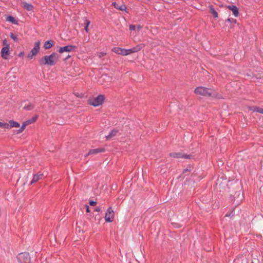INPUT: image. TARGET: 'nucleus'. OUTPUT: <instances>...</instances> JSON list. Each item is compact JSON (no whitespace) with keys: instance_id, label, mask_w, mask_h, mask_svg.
Listing matches in <instances>:
<instances>
[{"instance_id":"28","label":"nucleus","mask_w":263,"mask_h":263,"mask_svg":"<svg viewBox=\"0 0 263 263\" xmlns=\"http://www.w3.org/2000/svg\"><path fill=\"white\" fill-rule=\"evenodd\" d=\"M10 37L12 39H13L15 42L17 41V37L16 35H15L13 33H11L10 34Z\"/></svg>"},{"instance_id":"31","label":"nucleus","mask_w":263,"mask_h":263,"mask_svg":"<svg viewBox=\"0 0 263 263\" xmlns=\"http://www.w3.org/2000/svg\"><path fill=\"white\" fill-rule=\"evenodd\" d=\"M24 123H25L26 124V125H28L31 123H32V121H31V120H28L25 122H24Z\"/></svg>"},{"instance_id":"20","label":"nucleus","mask_w":263,"mask_h":263,"mask_svg":"<svg viewBox=\"0 0 263 263\" xmlns=\"http://www.w3.org/2000/svg\"><path fill=\"white\" fill-rule=\"evenodd\" d=\"M209 8H210V12L213 14V16L215 18L218 17V13L215 11V10L213 8V7L212 6H210L209 7Z\"/></svg>"},{"instance_id":"19","label":"nucleus","mask_w":263,"mask_h":263,"mask_svg":"<svg viewBox=\"0 0 263 263\" xmlns=\"http://www.w3.org/2000/svg\"><path fill=\"white\" fill-rule=\"evenodd\" d=\"M118 133V130L117 129H114L110 132L108 135L106 136V138L107 139L111 138L116 136Z\"/></svg>"},{"instance_id":"27","label":"nucleus","mask_w":263,"mask_h":263,"mask_svg":"<svg viewBox=\"0 0 263 263\" xmlns=\"http://www.w3.org/2000/svg\"><path fill=\"white\" fill-rule=\"evenodd\" d=\"M0 127H4L7 129V128H8V124L7 123H3L0 122Z\"/></svg>"},{"instance_id":"35","label":"nucleus","mask_w":263,"mask_h":263,"mask_svg":"<svg viewBox=\"0 0 263 263\" xmlns=\"http://www.w3.org/2000/svg\"><path fill=\"white\" fill-rule=\"evenodd\" d=\"M3 44L5 46H6L7 45H9L8 43H7V42L6 41V40H4V41H3Z\"/></svg>"},{"instance_id":"29","label":"nucleus","mask_w":263,"mask_h":263,"mask_svg":"<svg viewBox=\"0 0 263 263\" xmlns=\"http://www.w3.org/2000/svg\"><path fill=\"white\" fill-rule=\"evenodd\" d=\"M106 53L105 52H99L98 53V56L99 57V58H101L102 57H103V56H104L105 55H106Z\"/></svg>"},{"instance_id":"10","label":"nucleus","mask_w":263,"mask_h":263,"mask_svg":"<svg viewBox=\"0 0 263 263\" xmlns=\"http://www.w3.org/2000/svg\"><path fill=\"white\" fill-rule=\"evenodd\" d=\"M111 50L118 54H120V55H124V56H125V48H120V47H114L112 48Z\"/></svg>"},{"instance_id":"4","label":"nucleus","mask_w":263,"mask_h":263,"mask_svg":"<svg viewBox=\"0 0 263 263\" xmlns=\"http://www.w3.org/2000/svg\"><path fill=\"white\" fill-rule=\"evenodd\" d=\"M144 46L145 45L144 44H140L133 47L131 49H125V56L140 51L142 49H143L144 47Z\"/></svg>"},{"instance_id":"13","label":"nucleus","mask_w":263,"mask_h":263,"mask_svg":"<svg viewBox=\"0 0 263 263\" xmlns=\"http://www.w3.org/2000/svg\"><path fill=\"white\" fill-rule=\"evenodd\" d=\"M228 8L232 11L233 15L235 17H237L238 16V9L236 6L234 5H230L228 6Z\"/></svg>"},{"instance_id":"6","label":"nucleus","mask_w":263,"mask_h":263,"mask_svg":"<svg viewBox=\"0 0 263 263\" xmlns=\"http://www.w3.org/2000/svg\"><path fill=\"white\" fill-rule=\"evenodd\" d=\"M17 258L21 263H29L30 257L27 253H22L18 255Z\"/></svg>"},{"instance_id":"7","label":"nucleus","mask_w":263,"mask_h":263,"mask_svg":"<svg viewBox=\"0 0 263 263\" xmlns=\"http://www.w3.org/2000/svg\"><path fill=\"white\" fill-rule=\"evenodd\" d=\"M115 217V213L111 207H109L106 211L105 216V220L106 222H111Z\"/></svg>"},{"instance_id":"22","label":"nucleus","mask_w":263,"mask_h":263,"mask_svg":"<svg viewBox=\"0 0 263 263\" xmlns=\"http://www.w3.org/2000/svg\"><path fill=\"white\" fill-rule=\"evenodd\" d=\"M252 110L253 111L259 112L260 114H263V108H262L254 106L252 107Z\"/></svg>"},{"instance_id":"32","label":"nucleus","mask_w":263,"mask_h":263,"mask_svg":"<svg viewBox=\"0 0 263 263\" xmlns=\"http://www.w3.org/2000/svg\"><path fill=\"white\" fill-rule=\"evenodd\" d=\"M97 202L94 201H90L89 204L90 205L95 206Z\"/></svg>"},{"instance_id":"25","label":"nucleus","mask_w":263,"mask_h":263,"mask_svg":"<svg viewBox=\"0 0 263 263\" xmlns=\"http://www.w3.org/2000/svg\"><path fill=\"white\" fill-rule=\"evenodd\" d=\"M26 126V124L23 122L21 128L17 130V133H21L23 132V131L25 129Z\"/></svg>"},{"instance_id":"16","label":"nucleus","mask_w":263,"mask_h":263,"mask_svg":"<svg viewBox=\"0 0 263 263\" xmlns=\"http://www.w3.org/2000/svg\"><path fill=\"white\" fill-rule=\"evenodd\" d=\"M53 45V41H46L44 45V47L45 49H50Z\"/></svg>"},{"instance_id":"5","label":"nucleus","mask_w":263,"mask_h":263,"mask_svg":"<svg viewBox=\"0 0 263 263\" xmlns=\"http://www.w3.org/2000/svg\"><path fill=\"white\" fill-rule=\"evenodd\" d=\"M40 41H38L34 43V47L28 54V58L31 59L34 55H36L40 48Z\"/></svg>"},{"instance_id":"26","label":"nucleus","mask_w":263,"mask_h":263,"mask_svg":"<svg viewBox=\"0 0 263 263\" xmlns=\"http://www.w3.org/2000/svg\"><path fill=\"white\" fill-rule=\"evenodd\" d=\"M24 108L26 110H30L34 108V106L32 104H30L27 106H25Z\"/></svg>"},{"instance_id":"38","label":"nucleus","mask_w":263,"mask_h":263,"mask_svg":"<svg viewBox=\"0 0 263 263\" xmlns=\"http://www.w3.org/2000/svg\"><path fill=\"white\" fill-rule=\"evenodd\" d=\"M22 54H23V53H20V54H19V56H21V55H22Z\"/></svg>"},{"instance_id":"33","label":"nucleus","mask_w":263,"mask_h":263,"mask_svg":"<svg viewBox=\"0 0 263 263\" xmlns=\"http://www.w3.org/2000/svg\"><path fill=\"white\" fill-rule=\"evenodd\" d=\"M37 116H35V117H33V118H32V119H31V121H32V123H33V122H35V121H36V119H37Z\"/></svg>"},{"instance_id":"2","label":"nucleus","mask_w":263,"mask_h":263,"mask_svg":"<svg viewBox=\"0 0 263 263\" xmlns=\"http://www.w3.org/2000/svg\"><path fill=\"white\" fill-rule=\"evenodd\" d=\"M59 55L56 53H52L49 55H46L42 58L39 62L41 64L53 65L58 61Z\"/></svg>"},{"instance_id":"36","label":"nucleus","mask_w":263,"mask_h":263,"mask_svg":"<svg viewBox=\"0 0 263 263\" xmlns=\"http://www.w3.org/2000/svg\"><path fill=\"white\" fill-rule=\"evenodd\" d=\"M142 28V27L140 26V25H138L137 27H136V29L137 30L139 31Z\"/></svg>"},{"instance_id":"14","label":"nucleus","mask_w":263,"mask_h":263,"mask_svg":"<svg viewBox=\"0 0 263 263\" xmlns=\"http://www.w3.org/2000/svg\"><path fill=\"white\" fill-rule=\"evenodd\" d=\"M8 124V128H7V129H10L12 127H20V124L13 120L9 121Z\"/></svg>"},{"instance_id":"18","label":"nucleus","mask_w":263,"mask_h":263,"mask_svg":"<svg viewBox=\"0 0 263 263\" xmlns=\"http://www.w3.org/2000/svg\"><path fill=\"white\" fill-rule=\"evenodd\" d=\"M23 7L28 11H32L33 9V6L31 4L26 2L23 3Z\"/></svg>"},{"instance_id":"30","label":"nucleus","mask_w":263,"mask_h":263,"mask_svg":"<svg viewBox=\"0 0 263 263\" xmlns=\"http://www.w3.org/2000/svg\"><path fill=\"white\" fill-rule=\"evenodd\" d=\"M136 29V27L134 25H129V30H135Z\"/></svg>"},{"instance_id":"21","label":"nucleus","mask_w":263,"mask_h":263,"mask_svg":"<svg viewBox=\"0 0 263 263\" xmlns=\"http://www.w3.org/2000/svg\"><path fill=\"white\" fill-rule=\"evenodd\" d=\"M7 21L11 22L14 24H17V22L15 20V18L12 16H8L6 18Z\"/></svg>"},{"instance_id":"37","label":"nucleus","mask_w":263,"mask_h":263,"mask_svg":"<svg viewBox=\"0 0 263 263\" xmlns=\"http://www.w3.org/2000/svg\"><path fill=\"white\" fill-rule=\"evenodd\" d=\"M85 206H86V212L87 213H89L90 212V211H89V209L88 205H86Z\"/></svg>"},{"instance_id":"12","label":"nucleus","mask_w":263,"mask_h":263,"mask_svg":"<svg viewBox=\"0 0 263 263\" xmlns=\"http://www.w3.org/2000/svg\"><path fill=\"white\" fill-rule=\"evenodd\" d=\"M43 176V174L41 173H39L36 174H35L33 176L32 180L31 181L30 184L34 183L35 182H36L39 180L41 179L42 177Z\"/></svg>"},{"instance_id":"1","label":"nucleus","mask_w":263,"mask_h":263,"mask_svg":"<svg viewBox=\"0 0 263 263\" xmlns=\"http://www.w3.org/2000/svg\"><path fill=\"white\" fill-rule=\"evenodd\" d=\"M194 93L197 95L214 97L218 99L221 98V95H219L215 90L202 86L197 87L194 90Z\"/></svg>"},{"instance_id":"24","label":"nucleus","mask_w":263,"mask_h":263,"mask_svg":"<svg viewBox=\"0 0 263 263\" xmlns=\"http://www.w3.org/2000/svg\"><path fill=\"white\" fill-rule=\"evenodd\" d=\"M90 22L89 20H86L85 21V23H84V24H85V30L87 32H88V26L90 25Z\"/></svg>"},{"instance_id":"15","label":"nucleus","mask_w":263,"mask_h":263,"mask_svg":"<svg viewBox=\"0 0 263 263\" xmlns=\"http://www.w3.org/2000/svg\"><path fill=\"white\" fill-rule=\"evenodd\" d=\"M103 151H104L103 148H97V149H90L89 151L88 154H87V155L96 154L98 153L102 152Z\"/></svg>"},{"instance_id":"17","label":"nucleus","mask_w":263,"mask_h":263,"mask_svg":"<svg viewBox=\"0 0 263 263\" xmlns=\"http://www.w3.org/2000/svg\"><path fill=\"white\" fill-rule=\"evenodd\" d=\"M112 5H113L116 9L122 11L125 10L126 9V7L124 5H119L115 2H113L112 3Z\"/></svg>"},{"instance_id":"34","label":"nucleus","mask_w":263,"mask_h":263,"mask_svg":"<svg viewBox=\"0 0 263 263\" xmlns=\"http://www.w3.org/2000/svg\"><path fill=\"white\" fill-rule=\"evenodd\" d=\"M95 211L96 212H100L101 211V208L99 207V206H97L96 208H95Z\"/></svg>"},{"instance_id":"23","label":"nucleus","mask_w":263,"mask_h":263,"mask_svg":"<svg viewBox=\"0 0 263 263\" xmlns=\"http://www.w3.org/2000/svg\"><path fill=\"white\" fill-rule=\"evenodd\" d=\"M227 22H230L231 23L230 28H232L233 27L234 24L236 23V20L234 18H228L226 21V23H227Z\"/></svg>"},{"instance_id":"11","label":"nucleus","mask_w":263,"mask_h":263,"mask_svg":"<svg viewBox=\"0 0 263 263\" xmlns=\"http://www.w3.org/2000/svg\"><path fill=\"white\" fill-rule=\"evenodd\" d=\"M9 51V45H7L5 47H4L1 50V55L2 57L5 59H7L8 58V54Z\"/></svg>"},{"instance_id":"3","label":"nucleus","mask_w":263,"mask_h":263,"mask_svg":"<svg viewBox=\"0 0 263 263\" xmlns=\"http://www.w3.org/2000/svg\"><path fill=\"white\" fill-rule=\"evenodd\" d=\"M105 100L104 95H100L96 97H92L88 100V103L95 107L99 106L102 105Z\"/></svg>"},{"instance_id":"9","label":"nucleus","mask_w":263,"mask_h":263,"mask_svg":"<svg viewBox=\"0 0 263 263\" xmlns=\"http://www.w3.org/2000/svg\"><path fill=\"white\" fill-rule=\"evenodd\" d=\"M170 156L173 158H183L185 159H191V157H192V156L191 155H184V154H182V153H171V154H170Z\"/></svg>"},{"instance_id":"8","label":"nucleus","mask_w":263,"mask_h":263,"mask_svg":"<svg viewBox=\"0 0 263 263\" xmlns=\"http://www.w3.org/2000/svg\"><path fill=\"white\" fill-rule=\"evenodd\" d=\"M76 48V47L73 45H69L64 47H60L59 52L60 53H62L64 52H71L74 50Z\"/></svg>"}]
</instances>
